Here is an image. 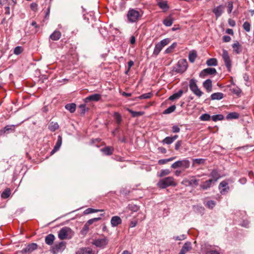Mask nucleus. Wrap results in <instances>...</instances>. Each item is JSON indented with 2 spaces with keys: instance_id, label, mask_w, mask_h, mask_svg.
I'll use <instances>...</instances> for the list:
<instances>
[{
  "instance_id": "obj_8",
  "label": "nucleus",
  "mask_w": 254,
  "mask_h": 254,
  "mask_svg": "<svg viewBox=\"0 0 254 254\" xmlns=\"http://www.w3.org/2000/svg\"><path fill=\"white\" fill-rule=\"evenodd\" d=\"M217 73L215 68L213 67H208L203 69L199 73V76L201 78H205L208 75H215Z\"/></svg>"
},
{
  "instance_id": "obj_20",
  "label": "nucleus",
  "mask_w": 254,
  "mask_h": 254,
  "mask_svg": "<svg viewBox=\"0 0 254 254\" xmlns=\"http://www.w3.org/2000/svg\"><path fill=\"white\" fill-rule=\"evenodd\" d=\"M180 168L183 170L188 169L190 166V161L188 159L180 160Z\"/></svg>"
},
{
  "instance_id": "obj_23",
  "label": "nucleus",
  "mask_w": 254,
  "mask_h": 254,
  "mask_svg": "<svg viewBox=\"0 0 254 254\" xmlns=\"http://www.w3.org/2000/svg\"><path fill=\"white\" fill-rule=\"evenodd\" d=\"M183 92V90L180 89L178 92L175 93L172 95L170 96L169 99L171 101H174L176 99H179L182 96Z\"/></svg>"
},
{
  "instance_id": "obj_30",
  "label": "nucleus",
  "mask_w": 254,
  "mask_h": 254,
  "mask_svg": "<svg viewBox=\"0 0 254 254\" xmlns=\"http://www.w3.org/2000/svg\"><path fill=\"white\" fill-rule=\"evenodd\" d=\"M76 105L75 103L67 104L65 106V108L71 113L75 111Z\"/></svg>"
},
{
  "instance_id": "obj_37",
  "label": "nucleus",
  "mask_w": 254,
  "mask_h": 254,
  "mask_svg": "<svg viewBox=\"0 0 254 254\" xmlns=\"http://www.w3.org/2000/svg\"><path fill=\"white\" fill-rule=\"evenodd\" d=\"M114 117L116 123L118 125H120L122 122V118L121 115L118 112L114 113Z\"/></svg>"
},
{
  "instance_id": "obj_58",
  "label": "nucleus",
  "mask_w": 254,
  "mask_h": 254,
  "mask_svg": "<svg viewBox=\"0 0 254 254\" xmlns=\"http://www.w3.org/2000/svg\"><path fill=\"white\" fill-rule=\"evenodd\" d=\"M173 239L176 241H182L186 239V236L183 234L180 236H174Z\"/></svg>"
},
{
  "instance_id": "obj_7",
  "label": "nucleus",
  "mask_w": 254,
  "mask_h": 254,
  "mask_svg": "<svg viewBox=\"0 0 254 254\" xmlns=\"http://www.w3.org/2000/svg\"><path fill=\"white\" fill-rule=\"evenodd\" d=\"M66 243L64 242H61L58 244H56L52 248L51 250L53 254H57L60 252H63L65 248Z\"/></svg>"
},
{
  "instance_id": "obj_57",
  "label": "nucleus",
  "mask_w": 254,
  "mask_h": 254,
  "mask_svg": "<svg viewBox=\"0 0 254 254\" xmlns=\"http://www.w3.org/2000/svg\"><path fill=\"white\" fill-rule=\"evenodd\" d=\"M170 42V40L169 38H166L162 40H161L159 43V44L164 47V46L168 45Z\"/></svg>"
},
{
  "instance_id": "obj_51",
  "label": "nucleus",
  "mask_w": 254,
  "mask_h": 254,
  "mask_svg": "<svg viewBox=\"0 0 254 254\" xmlns=\"http://www.w3.org/2000/svg\"><path fill=\"white\" fill-rule=\"evenodd\" d=\"M243 27L246 32H250L251 29V24L248 21H245L243 25Z\"/></svg>"
},
{
  "instance_id": "obj_50",
  "label": "nucleus",
  "mask_w": 254,
  "mask_h": 254,
  "mask_svg": "<svg viewBox=\"0 0 254 254\" xmlns=\"http://www.w3.org/2000/svg\"><path fill=\"white\" fill-rule=\"evenodd\" d=\"M211 116L208 114H202L199 118L201 121H207L210 120Z\"/></svg>"
},
{
  "instance_id": "obj_24",
  "label": "nucleus",
  "mask_w": 254,
  "mask_h": 254,
  "mask_svg": "<svg viewBox=\"0 0 254 254\" xmlns=\"http://www.w3.org/2000/svg\"><path fill=\"white\" fill-rule=\"evenodd\" d=\"M61 37V32L58 30H55L52 34H51L50 38L53 41H57L60 39Z\"/></svg>"
},
{
  "instance_id": "obj_46",
  "label": "nucleus",
  "mask_w": 254,
  "mask_h": 254,
  "mask_svg": "<svg viewBox=\"0 0 254 254\" xmlns=\"http://www.w3.org/2000/svg\"><path fill=\"white\" fill-rule=\"evenodd\" d=\"M11 193V191L9 189H5L1 194V197L3 198H8Z\"/></svg>"
},
{
  "instance_id": "obj_36",
  "label": "nucleus",
  "mask_w": 254,
  "mask_h": 254,
  "mask_svg": "<svg viewBox=\"0 0 254 254\" xmlns=\"http://www.w3.org/2000/svg\"><path fill=\"white\" fill-rule=\"evenodd\" d=\"M79 108L80 109V114L81 115H84L86 112H88L89 110V108L86 107V104H81L79 106Z\"/></svg>"
},
{
  "instance_id": "obj_4",
  "label": "nucleus",
  "mask_w": 254,
  "mask_h": 254,
  "mask_svg": "<svg viewBox=\"0 0 254 254\" xmlns=\"http://www.w3.org/2000/svg\"><path fill=\"white\" fill-rule=\"evenodd\" d=\"M74 235L73 231L69 227H64L59 232L58 237L60 240L70 239Z\"/></svg>"
},
{
  "instance_id": "obj_53",
  "label": "nucleus",
  "mask_w": 254,
  "mask_h": 254,
  "mask_svg": "<svg viewBox=\"0 0 254 254\" xmlns=\"http://www.w3.org/2000/svg\"><path fill=\"white\" fill-rule=\"evenodd\" d=\"M23 51V49L21 46H17L14 49L13 53L16 55L20 54Z\"/></svg>"
},
{
  "instance_id": "obj_26",
  "label": "nucleus",
  "mask_w": 254,
  "mask_h": 254,
  "mask_svg": "<svg viewBox=\"0 0 254 254\" xmlns=\"http://www.w3.org/2000/svg\"><path fill=\"white\" fill-rule=\"evenodd\" d=\"M55 239V236L52 234H50L45 237V243L47 245L51 246L53 244Z\"/></svg>"
},
{
  "instance_id": "obj_59",
  "label": "nucleus",
  "mask_w": 254,
  "mask_h": 254,
  "mask_svg": "<svg viewBox=\"0 0 254 254\" xmlns=\"http://www.w3.org/2000/svg\"><path fill=\"white\" fill-rule=\"evenodd\" d=\"M230 189V187L228 186V183L223 181V194L228 192Z\"/></svg>"
},
{
  "instance_id": "obj_60",
  "label": "nucleus",
  "mask_w": 254,
  "mask_h": 254,
  "mask_svg": "<svg viewBox=\"0 0 254 254\" xmlns=\"http://www.w3.org/2000/svg\"><path fill=\"white\" fill-rule=\"evenodd\" d=\"M100 219H101L100 217H97V218H94L89 219V220L87 221V222L86 223H87V224L90 225L92 224L94 222H97L98 221L100 220Z\"/></svg>"
},
{
  "instance_id": "obj_21",
  "label": "nucleus",
  "mask_w": 254,
  "mask_h": 254,
  "mask_svg": "<svg viewBox=\"0 0 254 254\" xmlns=\"http://www.w3.org/2000/svg\"><path fill=\"white\" fill-rule=\"evenodd\" d=\"M203 86L207 92H211L212 90V81L209 79H206L203 82Z\"/></svg>"
},
{
  "instance_id": "obj_13",
  "label": "nucleus",
  "mask_w": 254,
  "mask_h": 254,
  "mask_svg": "<svg viewBox=\"0 0 254 254\" xmlns=\"http://www.w3.org/2000/svg\"><path fill=\"white\" fill-rule=\"evenodd\" d=\"M14 130V125H7L2 129L0 130V135H3L5 133H8L11 132H13Z\"/></svg>"
},
{
  "instance_id": "obj_64",
  "label": "nucleus",
  "mask_w": 254,
  "mask_h": 254,
  "mask_svg": "<svg viewBox=\"0 0 254 254\" xmlns=\"http://www.w3.org/2000/svg\"><path fill=\"white\" fill-rule=\"evenodd\" d=\"M182 144V140H178L176 142L175 145V149L176 150H178L180 147V146Z\"/></svg>"
},
{
  "instance_id": "obj_38",
  "label": "nucleus",
  "mask_w": 254,
  "mask_h": 254,
  "mask_svg": "<svg viewBox=\"0 0 254 254\" xmlns=\"http://www.w3.org/2000/svg\"><path fill=\"white\" fill-rule=\"evenodd\" d=\"M206 64L208 66H215L217 64V61L215 58H210L207 60Z\"/></svg>"
},
{
  "instance_id": "obj_34",
  "label": "nucleus",
  "mask_w": 254,
  "mask_h": 254,
  "mask_svg": "<svg viewBox=\"0 0 254 254\" xmlns=\"http://www.w3.org/2000/svg\"><path fill=\"white\" fill-rule=\"evenodd\" d=\"M157 4L160 8L164 10H167L169 8L167 1H159Z\"/></svg>"
},
{
  "instance_id": "obj_29",
  "label": "nucleus",
  "mask_w": 254,
  "mask_h": 254,
  "mask_svg": "<svg viewBox=\"0 0 254 254\" xmlns=\"http://www.w3.org/2000/svg\"><path fill=\"white\" fill-rule=\"evenodd\" d=\"M196 57L197 54L195 51L192 50L190 51L189 55V61L191 63H194L195 60V59L196 58Z\"/></svg>"
},
{
  "instance_id": "obj_10",
  "label": "nucleus",
  "mask_w": 254,
  "mask_h": 254,
  "mask_svg": "<svg viewBox=\"0 0 254 254\" xmlns=\"http://www.w3.org/2000/svg\"><path fill=\"white\" fill-rule=\"evenodd\" d=\"M101 98V96L100 94L95 93L87 96L85 99H84L83 101L85 103H87L90 101L97 102L99 101Z\"/></svg>"
},
{
  "instance_id": "obj_35",
  "label": "nucleus",
  "mask_w": 254,
  "mask_h": 254,
  "mask_svg": "<svg viewBox=\"0 0 254 254\" xmlns=\"http://www.w3.org/2000/svg\"><path fill=\"white\" fill-rule=\"evenodd\" d=\"M242 214L243 215V217L242 218V220L240 221L239 225L244 227H248L249 222L247 220L244 218L245 216V212H244Z\"/></svg>"
},
{
  "instance_id": "obj_63",
  "label": "nucleus",
  "mask_w": 254,
  "mask_h": 254,
  "mask_svg": "<svg viewBox=\"0 0 254 254\" xmlns=\"http://www.w3.org/2000/svg\"><path fill=\"white\" fill-rule=\"evenodd\" d=\"M172 131L173 133H178L180 132V128L178 126L174 125L172 127Z\"/></svg>"
},
{
  "instance_id": "obj_56",
  "label": "nucleus",
  "mask_w": 254,
  "mask_h": 254,
  "mask_svg": "<svg viewBox=\"0 0 254 254\" xmlns=\"http://www.w3.org/2000/svg\"><path fill=\"white\" fill-rule=\"evenodd\" d=\"M193 163H196L197 164H202L205 162V159L202 158H196L193 159Z\"/></svg>"
},
{
  "instance_id": "obj_62",
  "label": "nucleus",
  "mask_w": 254,
  "mask_h": 254,
  "mask_svg": "<svg viewBox=\"0 0 254 254\" xmlns=\"http://www.w3.org/2000/svg\"><path fill=\"white\" fill-rule=\"evenodd\" d=\"M180 160L176 161L175 162L172 164L171 168L174 169L180 168Z\"/></svg>"
},
{
  "instance_id": "obj_33",
  "label": "nucleus",
  "mask_w": 254,
  "mask_h": 254,
  "mask_svg": "<svg viewBox=\"0 0 254 254\" xmlns=\"http://www.w3.org/2000/svg\"><path fill=\"white\" fill-rule=\"evenodd\" d=\"M213 12L215 15V16L216 18L219 17L221 16L222 12V6L221 5H219L217 7L215 8Z\"/></svg>"
},
{
  "instance_id": "obj_11",
  "label": "nucleus",
  "mask_w": 254,
  "mask_h": 254,
  "mask_svg": "<svg viewBox=\"0 0 254 254\" xmlns=\"http://www.w3.org/2000/svg\"><path fill=\"white\" fill-rule=\"evenodd\" d=\"M229 88V90L234 95L237 97H240L242 93V91L238 87L236 86L235 85L232 84L231 85L227 86Z\"/></svg>"
},
{
  "instance_id": "obj_16",
  "label": "nucleus",
  "mask_w": 254,
  "mask_h": 254,
  "mask_svg": "<svg viewBox=\"0 0 254 254\" xmlns=\"http://www.w3.org/2000/svg\"><path fill=\"white\" fill-rule=\"evenodd\" d=\"M76 254H95V252L90 248H83L78 250Z\"/></svg>"
},
{
  "instance_id": "obj_18",
  "label": "nucleus",
  "mask_w": 254,
  "mask_h": 254,
  "mask_svg": "<svg viewBox=\"0 0 254 254\" xmlns=\"http://www.w3.org/2000/svg\"><path fill=\"white\" fill-rule=\"evenodd\" d=\"M62 143V137L61 136L59 135L58 136V140H57V142L56 143V145H55V146L54 147V149L52 150V151H51V153L52 154H53L55 152L57 151L60 149V148L61 147Z\"/></svg>"
},
{
  "instance_id": "obj_49",
  "label": "nucleus",
  "mask_w": 254,
  "mask_h": 254,
  "mask_svg": "<svg viewBox=\"0 0 254 254\" xmlns=\"http://www.w3.org/2000/svg\"><path fill=\"white\" fill-rule=\"evenodd\" d=\"M173 139L171 136H167L165 137L162 141L163 144H171L173 142Z\"/></svg>"
},
{
  "instance_id": "obj_47",
  "label": "nucleus",
  "mask_w": 254,
  "mask_h": 254,
  "mask_svg": "<svg viewBox=\"0 0 254 254\" xmlns=\"http://www.w3.org/2000/svg\"><path fill=\"white\" fill-rule=\"evenodd\" d=\"M171 173L169 169H163L161 170L159 174L157 175L159 177H163L164 176L168 175Z\"/></svg>"
},
{
  "instance_id": "obj_32",
  "label": "nucleus",
  "mask_w": 254,
  "mask_h": 254,
  "mask_svg": "<svg viewBox=\"0 0 254 254\" xmlns=\"http://www.w3.org/2000/svg\"><path fill=\"white\" fill-rule=\"evenodd\" d=\"M163 47L159 44V42L158 43H157L155 45V48H154V49L153 51V55H154L155 56H157L158 55V54H159V53L160 52V51L163 49Z\"/></svg>"
},
{
  "instance_id": "obj_42",
  "label": "nucleus",
  "mask_w": 254,
  "mask_h": 254,
  "mask_svg": "<svg viewBox=\"0 0 254 254\" xmlns=\"http://www.w3.org/2000/svg\"><path fill=\"white\" fill-rule=\"evenodd\" d=\"M177 43L176 42L173 43L170 46L167 48L165 51L166 54H169L173 51V50L177 47Z\"/></svg>"
},
{
  "instance_id": "obj_5",
  "label": "nucleus",
  "mask_w": 254,
  "mask_h": 254,
  "mask_svg": "<svg viewBox=\"0 0 254 254\" xmlns=\"http://www.w3.org/2000/svg\"><path fill=\"white\" fill-rule=\"evenodd\" d=\"M189 88L192 93L198 97H200L203 94V92L198 88L196 81L194 79H190Z\"/></svg>"
},
{
  "instance_id": "obj_3",
  "label": "nucleus",
  "mask_w": 254,
  "mask_h": 254,
  "mask_svg": "<svg viewBox=\"0 0 254 254\" xmlns=\"http://www.w3.org/2000/svg\"><path fill=\"white\" fill-rule=\"evenodd\" d=\"M188 62L186 59H182L178 62L172 67V71L177 73H184L188 68Z\"/></svg>"
},
{
  "instance_id": "obj_9",
  "label": "nucleus",
  "mask_w": 254,
  "mask_h": 254,
  "mask_svg": "<svg viewBox=\"0 0 254 254\" xmlns=\"http://www.w3.org/2000/svg\"><path fill=\"white\" fill-rule=\"evenodd\" d=\"M223 61H224L225 65L228 71H230L232 66V61L228 55V52L225 50H223Z\"/></svg>"
},
{
  "instance_id": "obj_12",
  "label": "nucleus",
  "mask_w": 254,
  "mask_h": 254,
  "mask_svg": "<svg viewBox=\"0 0 254 254\" xmlns=\"http://www.w3.org/2000/svg\"><path fill=\"white\" fill-rule=\"evenodd\" d=\"M183 183L185 184L187 186H191L193 185L197 186L198 185V180L194 179V177L192 176L191 179L190 180L187 179L184 180Z\"/></svg>"
},
{
  "instance_id": "obj_6",
  "label": "nucleus",
  "mask_w": 254,
  "mask_h": 254,
  "mask_svg": "<svg viewBox=\"0 0 254 254\" xmlns=\"http://www.w3.org/2000/svg\"><path fill=\"white\" fill-rule=\"evenodd\" d=\"M108 239L106 237L102 236L101 238L94 240L92 242V244L97 247L104 249L108 245Z\"/></svg>"
},
{
  "instance_id": "obj_31",
  "label": "nucleus",
  "mask_w": 254,
  "mask_h": 254,
  "mask_svg": "<svg viewBox=\"0 0 254 254\" xmlns=\"http://www.w3.org/2000/svg\"><path fill=\"white\" fill-rule=\"evenodd\" d=\"M239 114L237 112H231L229 113L226 117L228 120H232L233 119H237L239 118Z\"/></svg>"
},
{
  "instance_id": "obj_43",
  "label": "nucleus",
  "mask_w": 254,
  "mask_h": 254,
  "mask_svg": "<svg viewBox=\"0 0 254 254\" xmlns=\"http://www.w3.org/2000/svg\"><path fill=\"white\" fill-rule=\"evenodd\" d=\"M127 111L133 118L141 116L143 114L142 112H141L134 111L129 109H127Z\"/></svg>"
},
{
  "instance_id": "obj_52",
  "label": "nucleus",
  "mask_w": 254,
  "mask_h": 254,
  "mask_svg": "<svg viewBox=\"0 0 254 254\" xmlns=\"http://www.w3.org/2000/svg\"><path fill=\"white\" fill-rule=\"evenodd\" d=\"M27 246L28 248V250H29L30 253L36 250L37 248V245L36 243L30 244Z\"/></svg>"
},
{
  "instance_id": "obj_1",
  "label": "nucleus",
  "mask_w": 254,
  "mask_h": 254,
  "mask_svg": "<svg viewBox=\"0 0 254 254\" xmlns=\"http://www.w3.org/2000/svg\"><path fill=\"white\" fill-rule=\"evenodd\" d=\"M157 186L161 189H166L169 187H176L177 185L174 177L169 176L159 180Z\"/></svg>"
},
{
  "instance_id": "obj_19",
  "label": "nucleus",
  "mask_w": 254,
  "mask_h": 254,
  "mask_svg": "<svg viewBox=\"0 0 254 254\" xmlns=\"http://www.w3.org/2000/svg\"><path fill=\"white\" fill-rule=\"evenodd\" d=\"M214 183L211 179L203 182L200 186V189L203 190H206L211 187L212 184Z\"/></svg>"
},
{
  "instance_id": "obj_28",
  "label": "nucleus",
  "mask_w": 254,
  "mask_h": 254,
  "mask_svg": "<svg viewBox=\"0 0 254 254\" xmlns=\"http://www.w3.org/2000/svg\"><path fill=\"white\" fill-rule=\"evenodd\" d=\"M101 151L106 155H110L113 154L114 149L112 147L106 146L101 148Z\"/></svg>"
},
{
  "instance_id": "obj_17",
  "label": "nucleus",
  "mask_w": 254,
  "mask_h": 254,
  "mask_svg": "<svg viewBox=\"0 0 254 254\" xmlns=\"http://www.w3.org/2000/svg\"><path fill=\"white\" fill-rule=\"evenodd\" d=\"M210 176L212 178L211 180H213L214 183L216 182L221 178L220 174L216 169H214L210 173Z\"/></svg>"
},
{
  "instance_id": "obj_54",
  "label": "nucleus",
  "mask_w": 254,
  "mask_h": 254,
  "mask_svg": "<svg viewBox=\"0 0 254 254\" xmlns=\"http://www.w3.org/2000/svg\"><path fill=\"white\" fill-rule=\"evenodd\" d=\"M212 120L214 122L222 120V115L218 114L213 115L211 117Z\"/></svg>"
},
{
  "instance_id": "obj_48",
  "label": "nucleus",
  "mask_w": 254,
  "mask_h": 254,
  "mask_svg": "<svg viewBox=\"0 0 254 254\" xmlns=\"http://www.w3.org/2000/svg\"><path fill=\"white\" fill-rule=\"evenodd\" d=\"M152 96V93L151 92L144 93L142 94L141 95L139 96V97H137L136 98L139 99H149L151 98V97Z\"/></svg>"
},
{
  "instance_id": "obj_27",
  "label": "nucleus",
  "mask_w": 254,
  "mask_h": 254,
  "mask_svg": "<svg viewBox=\"0 0 254 254\" xmlns=\"http://www.w3.org/2000/svg\"><path fill=\"white\" fill-rule=\"evenodd\" d=\"M236 1V0H228L226 4V7L227 8V12L230 14L232 12L233 9V4Z\"/></svg>"
},
{
  "instance_id": "obj_2",
  "label": "nucleus",
  "mask_w": 254,
  "mask_h": 254,
  "mask_svg": "<svg viewBox=\"0 0 254 254\" xmlns=\"http://www.w3.org/2000/svg\"><path fill=\"white\" fill-rule=\"evenodd\" d=\"M141 16V15L138 10L130 8L127 12L126 21L128 23H137Z\"/></svg>"
},
{
  "instance_id": "obj_45",
  "label": "nucleus",
  "mask_w": 254,
  "mask_h": 254,
  "mask_svg": "<svg viewBox=\"0 0 254 254\" xmlns=\"http://www.w3.org/2000/svg\"><path fill=\"white\" fill-rule=\"evenodd\" d=\"M127 207L129 210L132 212H137L139 209L138 206L134 204H129Z\"/></svg>"
},
{
  "instance_id": "obj_55",
  "label": "nucleus",
  "mask_w": 254,
  "mask_h": 254,
  "mask_svg": "<svg viewBox=\"0 0 254 254\" xmlns=\"http://www.w3.org/2000/svg\"><path fill=\"white\" fill-rule=\"evenodd\" d=\"M216 205L215 201L214 200H209L206 202V206L212 209Z\"/></svg>"
},
{
  "instance_id": "obj_61",
  "label": "nucleus",
  "mask_w": 254,
  "mask_h": 254,
  "mask_svg": "<svg viewBox=\"0 0 254 254\" xmlns=\"http://www.w3.org/2000/svg\"><path fill=\"white\" fill-rule=\"evenodd\" d=\"M89 225L87 224V223L84 225L81 231V233L82 234H85L87 233V232L89 230Z\"/></svg>"
},
{
  "instance_id": "obj_25",
  "label": "nucleus",
  "mask_w": 254,
  "mask_h": 254,
  "mask_svg": "<svg viewBox=\"0 0 254 254\" xmlns=\"http://www.w3.org/2000/svg\"><path fill=\"white\" fill-rule=\"evenodd\" d=\"M191 243L190 242H186L183 247L182 248L181 251L183 252L185 254L186 253L190 250L191 249Z\"/></svg>"
},
{
  "instance_id": "obj_41",
  "label": "nucleus",
  "mask_w": 254,
  "mask_h": 254,
  "mask_svg": "<svg viewBox=\"0 0 254 254\" xmlns=\"http://www.w3.org/2000/svg\"><path fill=\"white\" fill-rule=\"evenodd\" d=\"M59 126L57 123L52 122L49 126V129L51 131H55L59 128Z\"/></svg>"
},
{
  "instance_id": "obj_39",
  "label": "nucleus",
  "mask_w": 254,
  "mask_h": 254,
  "mask_svg": "<svg viewBox=\"0 0 254 254\" xmlns=\"http://www.w3.org/2000/svg\"><path fill=\"white\" fill-rule=\"evenodd\" d=\"M176 109V107L175 105H172L170 107H169V108H168L167 109H166V110H165L163 111V114H165V115L171 114V113H173V112H174L175 111Z\"/></svg>"
},
{
  "instance_id": "obj_40",
  "label": "nucleus",
  "mask_w": 254,
  "mask_h": 254,
  "mask_svg": "<svg viewBox=\"0 0 254 254\" xmlns=\"http://www.w3.org/2000/svg\"><path fill=\"white\" fill-rule=\"evenodd\" d=\"M211 100H220L222 99V93L220 92L214 93L211 95Z\"/></svg>"
},
{
  "instance_id": "obj_22",
  "label": "nucleus",
  "mask_w": 254,
  "mask_h": 254,
  "mask_svg": "<svg viewBox=\"0 0 254 254\" xmlns=\"http://www.w3.org/2000/svg\"><path fill=\"white\" fill-rule=\"evenodd\" d=\"M174 21V19L171 15H169L167 16L166 18H165L163 21V23L167 27L171 26L173 22Z\"/></svg>"
},
{
  "instance_id": "obj_15",
  "label": "nucleus",
  "mask_w": 254,
  "mask_h": 254,
  "mask_svg": "<svg viewBox=\"0 0 254 254\" xmlns=\"http://www.w3.org/2000/svg\"><path fill=\"white\" fill-rule=\"evenodd\" d=\"M232 47L233 51L237 54H239L242 52V46L238 41H236L232 45Z\"/></svg>"
},
{
  "instance_id": "obj_44",
  "label": "nucleus",
  "mask_w": 254,
  "mask_h": 254,
  "mask_svg": "<svg viewBox=\"0 0 254 254\" xmlns=\"http://www.w3.org/2000/svg\"><path fill=\"white\" fill-rule=\"evenodd\" d=\"M99 211H103V210L101 209H95L92 208H88L84 211L85 214H88L92 213L97 212Z\"/></svg>"
},
{
  "instance_id": "obj_14",
  "label": "nucleus",
  "mask_w": 254,
  "mask_h": 254,
  "mask_svg": "<svg viewBox=\"0 0 254 254\" xmlns=\"http://www.w3.org/2000/svg\"><path fill=\"white\" fill-rule=\"evenodd\" d=\"M122 220L118 216H114L111 218V224L113 227H115L122 224Z\"/></svg>"
}]
</instances>
